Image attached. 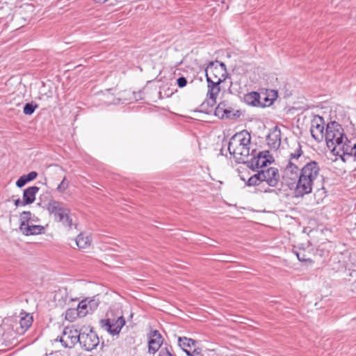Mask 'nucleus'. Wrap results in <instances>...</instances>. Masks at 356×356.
<instances>
[{
    "label": "nucleus",
    "mask_w": 356,
    "mask_h": 356,
    "mask_svg": "<svg viewBox=\"0 0 356 356\" xmlns=\"http://www.w3.org/2000/svg\"><path fill=\"white\" fill-rule=\"evenodd\" d=\"M320 177V167L315 161L305 164L300 168V175L295 188V196L302 197L310 194L316 180Z\"/></svg>",
    "instance_id": "1"
},
{
    "label": "nucleus",
    "mask_w": 356,
    "mask_h": 356,
    "mask_svg": "<svg viewBox=\"0 0 356 356\" xmlns=\"http://www.w3.org/2000/svg\"><path fill=\"white\" fill-rule=\"evenodd\" d=\"M251 136L245 130L232 136L228 143V151L237 163H245L250 155Z\"/></svg>",
    "instance_id": "2"
},
{
    "label": "nucleus",
    "mask_w": 356,
    "mask_h": 356,
    "mask_svg": "<svg viewBox=\"0 0 356 356\" xmlns=\"http://www.w3.org/2000/svg\"><path fill=\"white\" fill-rule=\"evenodd\" d=\"M46 209L55 222L61 223L69 230L77 228V223L74 221L73 215L65 203L51 199L46 204Z\"/></svg>",
    "instance_id": "3"
},
{
    "label": "nucleus",
    "mask_w": 356,
    "mask_h": 356,
    "mask_svg": "<svg viewBox=\"0 0 356 356\" xmlns=\"http://www.w3.org/2000/svg\"><path fill=\"white\" fill-rule=\"evenodd\" d=\"M325 138L327 147H332L334 142L339 141L341 139L348 141L341 125L335 121L330 122L327 124Z\"/></svg>",
    "instance_id": "4"
},
{
    "label": "nucleus",
    "mask_w": 356,
    "mask_h": 356,
    "mask_svg": "<svg viewBox=\"0 0 356 356\" xmlns=\"http://www.w3.org/2000/svg\"><path fill=\"white\" fill-rule=\"evenodd\" d=\"M99 343V337L92 328L83 327L80 330L79 343L84 350L91 351L98 346Z\"/></svg>",
    "instance_id": "5"
},
{
    "label": "nucleus",
    "mask_w": 356,
    "mask_h": 356,
    "mask_svg": "<svg viewBox=\"0 0 356 356\" xmlns=\"http://www.w3.org/2000/svg\"><path fill=\"white\" fill-rule=\"evenodd\" d=\"M300 175V168L291 162H287L284 168L282 179L284 183L290 188H296L297 183Z\"/></svg>",
    "instance_id": "6"
},
{
    "label": "nucleus",
    "mask_w": 356,
    "mask_h": 356,
    "mask_svg": "<svg viewBox=\"0 0 356 356\" xmlns=\"http://www.w3.org/2000/svg\"><path fill=\"white\" fill-rule=\"evenodd\" d=\"M125 324V319L123 316L115 318H111L107 314V318L99 321L100 327L112 335L118 334Z\"/></svg>",
    "instance_id": "7"
},
{
    "label": "nucleus",
    "mask_w": 356,
    "mask_h": 356,
    "mask_svg": "<svg viewBox=\"0 0 356 356\" xmlns=\"http://www.w3.org/2000/svg\"><path fill=\"white\" fill-rule=\"evenodd\" d=\"M218 62L216 63L211 61L209 63L205 69V75L208 76L211 81H216L218 79H222L227 77L226 65L223 63H220L219 65H217Z\"/></svg>",
    "instance_id": "8"
},
{
    "label": "nucleus",
    "mask_w": 356,
    "mask_h": 356,
    "mask_svg": "<svg viewBox=\"0 0 356 356\" xmlns=\"http://www.w3.org/2000/svg\"><path fill=\"white\" fill-rule=\"evenodd\" d=\"M79 336L80 331L67 327L59 337V341L64 348H72L77 342H79Z\"/></svg>",
    "instance_id": "9"
},
{
    "label": "nucleus",
    "mask_w": 356,
    "mask_h": 356,
    "mask_svg": "<svg viewBox=\"0 0 356 356\" xmlns=\"http://www.w3.org/2000/svg\"><path fill=\"white\" fill-rule=\"evenodd\" d=\"M164 339L161 334L156 330H150L147 334L148 353L149 354H155L159 352L163 348Z\"/></svg>",
    "instance_id": "10"
},
{
    "label": "nucleus",
    "mask_w": 356,
    "mask_h": 356,
    "mask_svg": "<svg viewBox=\"0 0 356 356\" xmlns=\"http://www.w3.org/2000/svg\"><path fill=\"white\" fill-rule=\"evenodd\" d=\"M225 81V78L222 79H218L216 81H211L208 76H207V97L209 100L211 102V105L216 104L217 97L220 92V83Z\"/></svg>",
    "instance_id": "11"
},
{
    "label": "nucleus",
    "mask_w": 356,
    "mask_h": 356,
    "mask_svg": "<svg viewBox=\"0 0 356 356\" xmlns=\"http://www.w3.org/2000/svg\"><path fill=\"white\" fill-rule=\"evenodd\" d=\"M261 182L266 181L269 186L275 187L280 180V174L277 168H269L259 171Z\"/></svg>",
    "instance_id": "12"
},
{
    "label": "nucleus",
    "mask_w": 356,
    "mask_h": 356,
    "mask_svg": "<svg viewBox=\"0 0 356 356\" xmlns=\"http://www.w3.org/2000/svg\"><path fill=\"white\" fill-rule=\"evenodd\" d=\"M324 124L323 118L318 115L316 116L312 121L310 132L313 138L318 142L321 141L325 136L323 133Z\"/></svg>",
    "instance_id": "13"
},
{
    "label": "nucleus",
    "mask_w": 356,
    "mask_h": 356,
    "mask_svg": "<svg viewBox=\"0 0 356 356\" xmlns=\"http://www.w3.org/2000/svg\"><path fill=\"white\" fill-rule=\"evenodd\" d=\"M293 252L300 261L305 262L308 264L314 263L312 256L314 254V250L312 245H307L306 247L300 246L294 248Z\"/></svg>",
    "instance_id": "14"
},
{
    "label": "nucleus",
    "mask_w": 356,
    "mask_h": 356,
    "mask_svg": "<svg viewBox=\"0 0 356 356\" xmlns=\"http://www.w3.org/2000/svg\"><path fill=\"white\" fill-rule=\"evenodd\" d=\"M349 143L348 140L346 141L345 139H341L339 141L334 142V145L328 148L334 155L340 156L344 161V156H348L349 149H350V145H348Z\"/></svg>",
    "instance_id": "15"
},
{
    "label": "nucleus",
    "mask_w": 356,
    "mask_h": 356,
    "mask_svg": "<svg viewBox=\"0 0 356 356\" xmlns=\"http://www.w3.org/2000/svg\"><path fill=\"white\" fill-rule=\"evenodd\" d=\"M268 151H263L259 152L257 156H254L253 158L249 161V167L253 170H255L259 168L266 167L267 163H270L268 159Z\"/></svg>",
    "instance_id": "16"
},
{
    "label": "nucleus",
    "mask_w": 356,
    "mask_h": 356,
    "mask_svg": "<svg viewBox=\"0 0 356 356\" xmlns=\"http://www.w3.org/2000/svg\"><path fill=\"white\" fill-rule=\"evenodd\" d=\"M268 145L273 149H277L281 145V131L277 126L273 127L266 138Z\"/></svg>",
    "instance_id": "17"
},
{
    "label": "nucleus",
    "mask_w": 356,
    "mask_h": 356,
    "mask_svg": "<svg viewBox=\"0 0 356 356\" xmlns=\"http://www.w3.org/2000/svg\"><path fill=\"white\" fill-rule=\"evenodd\" d=\"M195 343L196 341L186 337H179L178 338L179 346L187 355H193L191 350L195 347Z\"/></svg>",
    "instance_id": "18"
},
{
    "label": "nucleus",
    "mask_w": 356,
    "mask_h": 356,
    "mask_svg": "<svg viewBox=\"0 0 356 356\" xmlns=\"http://www.w3.org/2000/svg\"><path fill=\"white\" fill-rule=\"evenodd\" d=\"M19 231L25 236L38 235L44 232V227L29 223L24 227H19Z\"/></svg>",
    "instance_id": "19"
},
{
    "label": "nucleus",
    "mask_w": 356,
    "mask_h": 356,
    "mask_svg": "<svg viewBox=\"0 0 356 356\" xmlns=\"http://www.w3.org/2000/svg\"><path fill=\"white\" fill-rule=\"evenodd\" d=\"M38 191L39 188L35 186L26 188L23 193V204L26 205L33 203Z\"/></svg>",
    "instance_id": "20"
},
{
    "label": "nucleus",
    "mask_w": 356,
    "mask_h": 356,
    "mask_svg": "<svg viewBox=\"0 0 356 356\" xmlns=\"http://www.w3.org/2000/svg\"><path fill=\"white\" fill-rule=\"evenodd\" d=\"M91 239L88 235L80 233L76 238V245L80 249H86L90 245Z\"/></svg>",
    "instance_id": "21"
},
{
    "label": "nucleus",
    "mask_w": 356,
    "mask_h": 356,
    "mask_svg": "<svg viewBox=\"0 0 356 356\" xmlns=\"http://www.w3.org/2000/svg\"><path fill=\"white\" fill-rule=\"evenodd\" d=\"M260 99L261 96L259 93L257 92H251L250 93L246 94L244 96L245 102L252 106H258L260 105Z\"/></svg>",
    "instance_id": "22"
},
{
    "label": "nucleus",
    "mask_w": 356,
    "mask_h": 356,
    "mask_svg": "<svg viewBox=\"0 0 356 356\" xmlns=\"http://www.w3.org/2000/svg\"><path fill=\"white\" fill-rule=\"evenodd\" d=\"M32 322L33 318L30 314H26L24 316H21L19 324L22 332H24L26 330H27L31 327Z\"/></svg>",
    "instance_id": "23"
},
{
    "label": "nucleus",
    "mask_w": 356,
    "mask_h": 356,
    "mask_svg": "<svg viewBox=\"0 0 356 356\" xmlns=\"http://www.w3.org/2000/svg\"><path fill=\"white\" fill-rule=\"evenodd\" d=\"M32 213L31 211H23L19 216V227H24L29 223L31 224Z\"/></svg>",
    "instance_id": "24"
},
{
    "label": "nucleus",
    "mask_w": 356,
    "mask_h": 356,
    "mask_svg": "<svg viewBox=\"0 0 356 356\" xmlns=\"http://www.w3.org/2000/svg\"><path fill=\"white\" fill-rule=\"evenodd\" d=\"M215 115L220 119L226 118L225 113H229L225 108V102H221L215 109Z\"/></svg>",
    "instance_id": "25"
},
{
    "label": "nucleus",
    "mask_w": 356,
    "mask_h": 356,
    "mask_svg": "<svg viewBox=\"0 0 356 356\" xmlns=\"http://www.w3.org/2000/svg\"><path fill=\"white\" fill-rule=\"evenodd\" d=\"M65 319L70 322H73L78 317H81L76 308H70L65 312Z\"/></svg>",
    "instance_id": "26"
},
{
    "label": "nucleus",
    "mask_w": 356,
    "mask_h": 356,
    "mask_svg": "<svg viewBox=\"0 0 356 356\" xmlns=\"http://www.w3.org/2000/svg\"><path fill=\"white\" fill-rule=\"evenodd\" d=\"M157 356H177V355L171 346L165 344L160 349Z\"/></svg>",
    "instance_id": "27"
},
{
    "label": "nucleus",
    "mask_w": 356,
    "mask_h": 356,
    "mask_svg": "<svg viewBox=\"0 0 356 356\" xmlns=\"http://www.w3.org/2000/svg\"><path fill=\"white\" fill-rule=\"evenodd\" d=\"M86 302L84 300H83L79 302L76 307V309L79 312L81 317H84L87 315V314L90 312L88 307V305Z\"/></svg>",
    "instance_id": "28"
},
{
    "label": "nucleus",
    "mask_w": 356,
    "mask_h": 356,
    "mask_svg": "<svg viewBox=\"0 0 356 356\" xmlns=\"http://www.w3.org/2000/svg\"><path fill=\"white\" fill-rule=\"evenodd\" d=\"M225 108L226 110L229 113H225L226 118L234 119L238 118L241 115L240 111L238 110L234 111V109L230 105H229L227 102H225Z\"/></svg>",
    "instance_id": "29"
},
{
    "label": "nucleus",
    "mask_w": 356,
    "mask_h": 356,
    "mask_svg": "<svg viewBox=\"0 0 356 356\" xmlns=\"http://www.w3.org/2000/svg\"><path fill=\"white\" fill-rule=\"evenodd\" d=\"M261 183L259 171L251 176L247 181L246 185L248 186H259Z\"/></svg>",
    "instance_id": "30"
},
{
    "label": "nucleus",
    "mask_w": 356,
    "mask_h": 356,
    "mask_svg": "<svg viewBox=\"0 0 356 356\" xmlns=\"http://www.w3.org/2000/svg\"><path fill=\"white\" fill-rule=\"evenodd\" d=\"M302 154L303 152L302 150V146L300 144V143H297L296 144V149L293 152L290 153L289 157L291 159H295V161H297V160H298L301 157Z\"/></svg>",
    "instance_id": "31"
},
{
    "label": "nucleus",
    "mask_w": 356,
    "mask_h": 356,
    "mask_svg": "<svg viewBox=\"0 0 356 356\" xmlns=\"http://www.w3.org/2000/svg\"><path fill=\"white\" fill-rule=\"evenodd\" d=\"M38 107V104H33V102L26 103L24 106L23 112L25 115H31Z\"/></svg>",
    "instance_id": "32"
},
{
    "label": "nucleus",
    "mask_w": 356,
    "mask_h": 356,
    "mask_svg": "<svg viewBox=\"0 0 356 356\" xmlns=\"http://www.w3.org/2000/svg\"><path fill=\"white\" fill-rule=\"evenodd\" d=\"M87 303L88 305V307L89 309V310L90 311V312H93L95 309H96L99 305V300L95 299V298H92V299H85L84 300Z\"/></svg>",
    "instance_id": "33"
},
{
    "label": "nucleus",
    "mask_w": 356,
    "mask_h": 356,
    "mask_svg": "<svg viewBox=\"0 0 356 356\" xmlns=\"http://www.w3.org/2000/svg\"><path fill=\"white\" fill-rule=\"evenodd\" d=\"M70 183L66 177H64L60 184L58 186L56 190L60 193H63L69 187Z\"/></svg>",
    "instance_id": "34"
},
{
    "label": "nucleus",
    "mask_w": 356,
    "mask_h": 356,
    "mask_svg": "<svg viewBox=\"0 0 356 356\" xmlns=\"http://www.w3.org/2000/svg\"><path fill=\"white\" fill-rule=\"evenodd\" d=\"M37 176L38 173L35 171H32L28 173L27 175H24V177L26 178L28 182L35 179L37 177Z\"/></svg>",
    "instance_id": "35"
},
{
    "label": "nucleus",
    "mask_w": 356,
    "mask_h": 356,
    "mask_svg": "<svg viewBox=\"0 0 356 356\" xmlns=\"http://www.w3.org/2000/svg\"><path fill=\"white\" fill-rule=\"evenodd\" d=\"M28 181H26V178L24 177V175L21 176L17 181H16V185L19 188L23 187Z\"/></svg>",
    "instance_id": "36"
},
{
    "label": "nucleus",
    "mask_w": 356,
    "mask_h": 356,
    "mask_svg": "<svg viewBox=\"0 0 356 356\" xmlns=\"http://www.w3.org/2000/svg\"><path fill=\"white\" fill-rule=\"evenodd\" d=\"M177 83L179 88H183L186 86L187 80L185 77L181 76L177 79Z\"/></svg>",
    "instance_id": "37"
},
{
    "label": "nucleus",
    "mask_w": 356,
    "mask_h": 356,
    "mask_svg": "<svg viewBox=\"0 0 356 356\" xmlns=\"http://www.w3.org/2000/svg\"><path fill=\"white\" fill-rule=\"evenodd\" d=\"M273 102V99H268V97L265 96L264 97V102H260V105L262 106H267L271 105Z\"/></svg>",
    "instance_id": "38"
},
{
    "label": "nucleus",
    "mask_w": 356,
    "mask_h": 356,
    "mask_svg": "<svg viewBox=\"0 0 356 356\" xmlns=\"http://www.w3.org/2000/svg\"><path fill=\"white\" fill-rule=\"evenodd\" d=\"M354 156L356 159V143L353 145V147L350 146V149H349L348 156Z\"/></svg>",
    "instance_id": "39"
},
{
    "label": "nucleus",
    "mask_w": 356,
    "mask_h": 356,
    "mask_svg": "<svg viewBox=\"0 0 356 356\" xmlns=\"http://www.w3.org/2000/svg\"><path fill=\"white\" fill-rule=\"evenodd\" d=\"M288 162H291L293 164L296 165V166H299L300 165V163L299 161V159L296 161H295V159H291L289 157V159L288 161Z\"/></svg>",
    "instance_id": "40"
},
{
    "label": "nucleus",
    "mask_w": 356,
    "mask_h": 356,
    "mask_svg": "<svg viewBox=\"0 0 356 356\" xmlns=\"http://www.w3.org/2000/svg\"><path fill=\"white\" fill-rule=\"evenodd\" d=\"M15 205L16 207H19V206H24L23 204V200L22 201L20 199H17L15 201Z\"/></svg>",
    "instance_id": "41"
},
{
    "label": "nucleus",
    "mask_w": 356,
    "mask_h": 356,
    "mask_svg": "<svg viewBox=\"0 0 356 356\" xmlns=\"http://www.w3.org/2000/svg\"><path fill=\"white\" fill-rule=\"evenodd\" d=\"M316 254H318V255H319V256L322 257V256H323V250H316Z\"/></svg>",
    "instance_id": "42"
},
{
    "label": "nucleus",
    "mask_w": 356,
    "mask_h": 356,
    "mask_svg": "<svg viewBox=\"0 0 356 356\" xmlns=\"http://www.w3.org/2000/svg\"><path fill=\"white\" fill-rule=\"evenodd\" d=\"M38 218H36V217H35L34 216H32L31 223H33V224H34V222H38Z\"/></svg>",
    "instance_id": "43"
},
{
    "label": "nucleus",
    "mask_w": 356,
    "mask_h": 356,
    "mask_svg": "<svg viewBox=\"0 0 356 356\" xmlns=\"http://www.w3.org/2000/svg\"><path fill=\"white\" fill-rule=\"evenodd\" d=\"M94 1L97 2V3H105L107 0H93Z\"/></svg>",
    "instance_id": "44"
},
{
    "label": "nucleus",
    "mask_w": 356,
    "mask_h": 356,
    "mask_svg": "<svg viewBox=\"0 0 356 356\" xmlns=\"http://www.w3.org/2000/svg\"><path fill=\"white\" fill-rule=\"evenodd\" d=\"M191 353H193V355L190 356H195L196 355L199 354V353L195 349H194L193 351L191 350Z\"/></svg>",
    "instance_id": "45"
}]
</instances>
